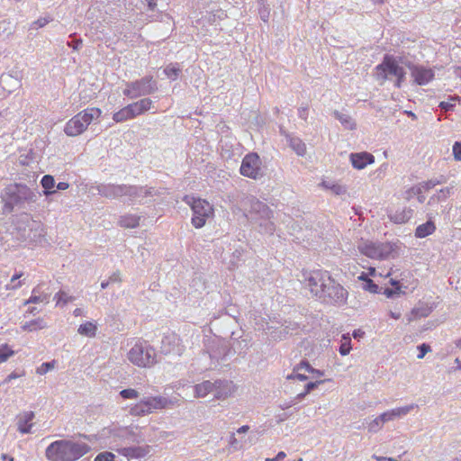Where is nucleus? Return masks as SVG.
Segmentation results:
<instances>
[{
  "instance_id": "f257e3e1",
  "label": "nucleus",
  "mask_w": 461,
  "mask_h": 461,
  "mask_svg": "<svg viewBox=\"0 0 461 461\" xmlns=\"http://www.w3.org/2000/svg\"><path fill=\"white\" fill-rule=\"evenodd\" d=\"M110 432L111 437L113 438L111 443H114L117 447L115 448L116 451L128 459L143 458L147 456L151 450V447L149 445L119 447L118 441L128 445L131 443L140 444L144 440L140 435L135 433L133 429L127 427L114 428L111 429Z\"/></svg>"
},
{
  "instance_id": "f03ea898",
  "label": "nucleus",
  "mask_w": 461,
  "mask_h": 461,
  "mask_svg": "<svg viewBox=\"0 0 461 461\" xmlns=\"http://www.w3.org/2000/svg\"><path fill=\"white\" fill-rule=\"evenodd\" d=\"M90 450V446L81 440L59 439L47 447L45 455L50 461H77Z\"/></svg>"
},
{
  "instance_id": "7ed1b4c3",
  "label": "nucleus",
  "mask_w": 461,
  "mask_h": 461,
  "mask_svg": "<svg viewBox=\"0 0 461 461\" xmlns=\"http://www.w3.org/2000/svg\"><path fill=\"white\" fill-rule=\"evenodd\" d=\"M1 197L5 203L3 211L5 213H9L15 206L22 207L26 203H34L37 194L25 185L14 184L7 185Z\"/></svg>"
},
{
  "instance_id": "20e7f679",
  "label": "nucleus",
  "mask_w": 461,
  "mask_h": 461,
  "mask_svg": "<svg viewBox=\"0 0 461 461\" xmlns=\"http://www.w3.org/2000/svg\"><path fill=\"white\" fill-rule=\"evenodd\" d=\"M404 68L400 65V61L391 55H385L382 63L375 67V79L384 84V81H393L394 86L401 87L405 80Z\"/></svg>"
},
{
  "instance_id": "39448f33",
  "label": "nucleus",
  "mask_w": 461,
  "mask_h": 461,
  "mask_svg": "<svg viewBox=\"0 0 461 461\" xmlns=\"http://www.w3.org/2000/svg\"><path fill=\"white\" fill-rule=\"evenodd\" d=\"M101 110L96 107H89L73 116L65 125L64 132L70 137L83 133L95 120L101 116Z\"/></svg>"
},
{
  "instance_id": "423d86ee",
  "label": "nucleus",
  "mask_w": 461,
  "mask_h": 461,
  "mask_svg": "<svg viewBox=\"0 0 461 461\" xmlns=\"http://www.w3.org/2000/svg\"><path fill=\"white\" fill-rule=\"evenodd\" d=\"M127 356L129 361L139 367H150L157 363L155 348L144 340L136 341Z\"/></svg>"
},
{
  "instance_id": "0eeeda50",
  "label": "nucleus",
  "mask_w": 461,
  "mask_h": 461,
  "mask_svg": "<svg viewBox=\"0 0 461 461\" xmlns=\"http://www.w3.org/2000/svg\"><path fill=\"white\" fill-rule=\"evenodd\" d=\"M251 221L258 224L261 230L265 233L273 234L276 227L273 221H271L272 211L263 202L253 198L250 201V209L248 215Z\"/></svg>"
},
{
  "instance_id": "6e6552de",
  "label": "nucleus",
  "mask_w": 461,
  "mask_h": 461,
  "mask_svg": "<svg viewBox=\"0 0 461 461\" xmlns=\"http://www.w3.org/2000/svg\"><path fill=\"white\" fill-rule=\"evenodd\" d=\"M184 201L191 207V222L194 228L203 227L207 220L213 216V207L206 200L186 195Z\"/></svg>"
},
{
  "instance_id": "1a4fd4ad",
  "label": "nucleus",
  "mask_w": 461,
  "mask_h": 461,
  "mask_svg": "<svg viewBox=\"0 0 461 461\" xmlns=\"http://www.w3.org/2000/svg\"><path fill=\"white\" fill-rule=\"evenodd\" d=\"M158 90L157 80L152 76H145L138 80L127 82L122 94L131 99H136L140 96L153 95Z\"/></svg>"
},
{
  "instance_id": "9d476101",
  "label": "nucleus",
  "mask_w": 461,
  "mask_h": 461,
  "mask_svg": "<svg viewBox=\"0 0 461 461\" xmlns=\"http://www.w3.org/2000/svg\"><path fill=\"white\" fill-rule=\"evenodd\" d=\"M301 282L313 296L320 299L327 283L330 282V273L321 269L303 271Z\"/></svg>"
},
{
  "instance_id": "9b49d317",
  "label": "nucleus",
  "mask_w": 461,
  "mask_h": 461,
  "mask_svg": "<svg viewBox=\"0 0 461 461\" xmlns=\"http://www.w3.org/2000/svg\"><path fill=\"white\" fill-rule=\"evenodd\" d=\"M348 291L330 275V282L327 283L320 300L325 303L341 306L347 303Z\"/></svg>"
},
{
  "instance_id": "f8f14e48",
  "label": "nucleus",
  "mask_w": 461,
  "mask_h": 461,
  "mask_svg": "<svg viewBox=\"0 0 461 461\" xmlns=\"http://www.w3.org/2000/svg\"><path fill=\"white\" fill-rule=\"evenodd\" d=\"M357 249L362 254L372 259H386L393 252L391 243H379L362 240L357 244Z\"/></svg>"
},
{
  "instance_id": "ddd939ff",
  "label": "nucleus",
  "mask_w": 461,
  "mask_h": 461,
  "mask_svg": "<svg viewBox=\"0 0 461 461\" xmlns=\"http://www.w3.org/2000/svg\"><path fill=\"white\" fill-rule=\"evenodd\" d=\"M261 165L260 157L255 152H250L243 158L240 172L243 176L257 180L263 176Z\"/></svg>"
},
{
  "instance_id": "4468645a",
  "label": "nucleus",
  "mask_w": 461,
  "mask_h": 461,
  "mask_svg": "<svg viewBox=\"0 0 461 461\" xmlns=\"http://www.w3.org/2000/svg\"><path fill=\"white\" fill-rule=\"evenodd\" d=\"M161 194L160 191L155 190L153 187L148 188L127 185L125 196L128 197V201L131 204H144L149 203L154 195Z\"/></svg>"
},
{
  "instance_id": "2eb2a0df",
  "label": "nucleus",
  "mask_w": 461,
  "mask_h": 461,
  "mask_svg": "<svg viewBox=\"0 0 461 461\" xmlns=\"http://www.w3.org/2000/svg\"><path fill=\"white\" fill-rule=\"evenodd\" d=\"M26 227L22 233V238L33 243H40L46 235V230L41 221H34L26 216Z\"/></svg>"
},
{
  "instance_id": "dca6fc26",
  "label": "nucleus",
  "mask_w": 461,
  "mask_h": 461,
  "mask_svg": "<svg viewBox=\"0 0 461 461\" xmlns=\"http://www.w3.org/2000/svg\"><path fill=\"white\" fill-rule=\"evenodd\" d=\"M185 347L181 343L180 338L173 332L167 333L161 340L160 351L164 355L181 356Z\"/></svg>"
},
{
  "instance_id": "f3484780",
  "label": "nucleus",
  "mask_w": 461,
  "mask_h": 461,
  "mask_svg": "<svg viewBox=\"0 0 461 461\" xmlns=\"http://www.w3.org/2000/svg\"><path fill=\"white\" fill-rule=\"evenodd\" d=\"M306 374L312 375V377L323 375L321 371L313 368L307 361L303 360L294 367L293 372L287 376V379L305 381L309 378Z\"/></svg>"
},
{
  "instance_id": "a211bd4d",
  "label": "nucleus",
  "mask_w": 461,
  "mask_h": 461,
  "mask_svg": "<svg viewBox=\"0 0 461 461\" xmlns=\"http://www.w3.org/2000/svg\"><path fill=\"white\" fill-rule=\"evenodd\" d=\"M410 70L414 83L419 86L429 84L435 77L432 68L421 65L410 66Z\"/></svg>"
},
{
  "instance_id": "6ab92c4d",
  "label": "nucleus",
  "mask_w": 461,
  "mask_h": 461,
  "mask_svg": "<svg viewBox=\"0 0 461 461\" xmlns=\"http://www.w3.org/2000/svg\"><path fill=\"white\" fill-rule=\"evenodd\" d=\"M127 185L99 184L95 186L101 196L116 199L125 196Z\"/></svg>"
},
{
  "instance_id": "aec40b11",
  "label": "nucleus",
  "mask_w": 461,
  "mask_h": 461,
  "mask_svg": "<svg viewBox=\"0 0 461 461\" xmlns=\"http://www.w3.org/2000/svg\"><path fill=\"white\" fill-rule=\"evenodd\" d=\"M146 410H149V414L158 411L167 409L173 405L172 400L158 395V396H144L142 399Z\"/></svg>"
},
{
  "instance_id": "412c9836",
  "label": "nucleus",
  "mask_w": 461,
  "mask_h": 461,
  "mask_svg": "<svg viewBox=\"0 0 461 461\" xmlns=\"http://www.w3.org/2000/svg\"><path fill=\"white\" fill-rule=\"evenodd\" d=\"M235 391V385L229 380H215L213 382V393L217 400H225L232 395Z\"/></svg>"
},
{
  "instance_id": "4be33fe9",
  "label": "nucleus",
  "mask_w": 461,
  "mask_h": 461,
  "mask_svg": "<svg viewBox=\"0 0 461 461\" xmlns=\"http://www.w3.org/2000/svg\"><path fill=\"white\" fill-rule=\"evenodd\" d=\"M35 414L33 411H23L17 415L16 425L17 430L22 434L32 433V428L33 426V419Z\"/></svg>"
},
{
  "instance_id": "5701e85b",
  "label": "nucleus",
  "mask_w": 461,
  "mask_h": 461,
  "mask_svg": "<svg viewBox=\"0 0 461 461\" xmlns=\"http://www.w3.org/2000/svg\"><path fill=\"white\" fill-rule=\"evenodd\" d=\"M350 161L353 167L363 169L375 162V157L368 152L351 153Z\"/></svg>"
},
{
  "instance_id": "b1692460",
  "label": "nucleus",
  "mask_w": 461,
  "mask_h": 461,
  "mask_svg": "<svg viewBox=\"0 0 461 461\" xmlns=\"http://www.w3.org/2000/svg\"><path fill=\"white\" fill-rule=\"evenodd\" d=\"M415 408H417L416 404H409L402 407L394 408L392 410H389L387 411L383 412V418L385 420L386 422L390 420H394L396 419H401L407 414H409L411 411H413Z\"/></svg>"
},
{
  "instance_id": "393cba45",
  "label": "nucleus",
  "mask_w": 461,
  "mask_h": 461,
  "mask_svg": "<svg viewBox=\"0 0 461 461\" xmlns=\"http://www.w3.org/2000/svg\"><path fill=\"white\" fill-rule=\"evenodd\" d=\"M413 215V210L409 207H403L398 209L393 212H391L388 216L391 221L396 224H402L411 219Z\"/></svg>"
},
{
  "instance_id": "a878e982",
  "label": "nucleus",
  "mask_w": 461,
  "mask_h": 461,
  "mask_svg": "<svg viewBox=\"0 0 461 461\" xmlns=\"http://www.w3.org/2000/svg\"><path fill=\"white\" fill-rule=\"evenodd\" d=\"M131 114L133 118H135L138 115H140L144 113L145 112H148L152 107V100L149 98H142L137 102L131 103L128 104Z\"/></svg>"
},
{
  "instance_id": "bb28decb",
  "label": "nucleus",
  "mask_w": 461,
  "mask_h": 461,
  "mask_svg": "<svg viewBox=\"0 0 461 461\" xmlns=\"http://www.w3.org/2000/svg\"><path fill=\"white\" fill-rule=\"evenodd\" d=\"M50 294L44 293L41 290V285H39L32 290V295L29 297V299L24 301L23 305H27L30 303H48L50 301Z\"/></svg>"
},
{
  "instance_id": "cd10ccee",
  "label": "nucleus",
  "mask_w": 461,
  "mask_h": 461,
  "mask_svg": "<svg viewBox=\"0 0 461 461\" xmlns=\"http://www.w3.org/2000/svg\"><path fill=\"white\" fill-rule=\"evenodd\" d=\"M230 348L225 342L218 343L214 348L209 351V356L212 360L219 362L224 360L229 356Z\"/></svg>"
},
{
  "instance_id": "c85d7f7f",
  "label": "nucleus",
  "mask_w": 461,
  "mask_h": 461,
  "mask_svg": "<svg viewBox=\"0 0 461 461\" xmlns=\"http://www.w3.org/2000/svg\"><path fill=\"white\" fill-rule=\"evenodd\" d=\"M194 394L196 398H203L210 393H213V382L209 380L203 381L200 384L194 385Z\"/></svg>"
},
{
  "instance_id": "c756f323",
  "label": "nucleus",
  "mask_w": 461,
  "mask_h": 461,
  "mask_svg": "<svg viewBox=\"0 0 461 461\" xmlns=\"http://www.w3.org/2000/svg\"><path fill=\"white\" fill-rule=\"evenodd\" d=\"M431 216L429 217V220L416 228L415 236L417 238L422 239L427 236L432 234L436 230L435 223L431 220Z\"/></svg>"
},
{
  "instance_id": "7c9ffc66",
  "label": "nucleus",
  "mask_w": 461,
  "mask_h": 461,
  "mask_svg": "<svg viewBox=\"0 0 461 461\" xmlns=\"http://www.w3.org/2000/svg\"><path fill=\"white\" fill-rule=\"evenodd\" d=\"M286 138L289 142V146L294 150V152L298 156H304L306 152V146L304 142H303V140L298 137L287 135Z\"/></svg>"
},
{
  "instance_id": "2f4dec72",
  "label": "nucleus",
  "mask_w": 461,
  "mask_h": 461,
  "mask_svg": "<svg viewBox=\"0 0 461 461\" xmlns=\"http://www.w3.org/2000/svg\"><path fill=\"white\" fill-rule=\"evenodd\" d=\"M358 280L362 281V288L364 290L368 291L372 294L380 293L378 285L375 284L374 281L367 276L366 273L362 272L361 275L358 276Z\"/></svg>"
},
{
  "instance_id": "473e14b6",
  "label": "nucleus",
  "mask_w": 461,
  "mask_h": 461,
  "mask_svg": "<svg viewBox=\"0 0 461 461\" xmlns=\"http://www.w3.org/2000/svg\"><path fill=\"white\" fill-rule=\"evenodd\" d=\"M140 217L135 214H126L121 216L119 220L120 226L123 228H136L140 224Z\"/></svg>"
},
{
  "instance_id": "72a5a7b5",
  "label": "nucleus",
  "mask_w": 461,
  "mask_h": 461,
  "mask_svg": "<svg viewBox=\"0 0 461 461\" xmlns=\"http://www.w3.org/2000/svg\"><path fill=\"white\" fill-rule=\"evenodd\" d=\"M97 330V326L92 322V321H86L85 323L81 324L78 329L77 332L86 337L93 338L95 336Z\"/></svg>"
},
{
  "instance_id": "f704fd0d",
  "label": "nucleus",
  "mask_w": 461,
  "mask_h": 461,
  "mask_svg": "<svg viewBox=\"0 0 461 461\" xmlns=\"http://www.w3.org/2000/svg\"><path fill=\"white\" fill-rule=\"evenodd\" d=\"M334 117L340 122V123L348 130H353L356 127V123L350 115L342 113L339 111H334Z\"/></svg>"
},
{
  "instance_id": "c9c22d12",
  "label": "nucleus",
  "mask_w": 461,
  "mask_h": 461,
  "mask_svg": "<svg viewBox=\"0 0 461 461\" xmlns=\"http://www.w3.org/2000/svg\"><path fill=\"white\" fill-rule=\"evenodd\" d=\"M41 184L44 188V194L49 196L56 193L55 190H51L55 186L54 177L50 175H45L41 180Z\"/></svg>"
},
{
  "instance_id": "e433bc0d",
  "label": "nucleus",
  "mask_w": 461,
  "mask_h": 461,
  "mask_svg": "<svg viewBox=\"0 0 461 461\" xmlns=\"http://www.w3.org/2000/svg\"><path fill=\"white\" fill-rule=\"evenodd\" d=\"M113 119L116 122H122L131 119H133L131 109L129 105L124 106L118 112L114 113L113 115Z\"/></svg>"
},
{
  "instance_id": "4c0bfd02",
  "label": "nucleus",
  "mask_w": 461,
  "mask_h": 461,
  "mask_svg": "<svg viewBox=\"0 0 461 461\" xmlns=\"http://www.w3.org/2000/svg\"><path fill=\"white\" fill-rule=\"evenodd\" d=\"M451 192L452 188L450 187L440 189L429 198L428 205H433L435 203L445 201L450 195Z\"/></svg>"
},
{
  "instance_id": "58836bf2",
  "label": "nucleus",
  "mask_w": 461,
  "mask_h": 461,
  "mask_svg": "<svg viewBox=\"0 0 461 461\" xmlns=\"http://www.w3.org/2000/svg\"><path fill=\"white\" fill-rule=\"evenodd\" d=\"M23 276V272H15L11 277L10 283L5 285L6 290H16L24 284V279L20 280Z\"/></svg>"
},
{
  "instance_id": "ea45409f",
  "label": "nucleus",
  "mask_w": 461,
  "mask_h": 461,
  "mask_svg": "<svg viewBox=\"0 0 461 461\" xmlns=\"http://www.w3.org/2000/svg\"><path fill=\"white\" fill-rule=\"evenodd\" d=\"M181 73V68L177 64H170L164 68V74L170 80H176Z\"/></svg>"
},
{
  "instance_id": "a19ab883",
  "label": "nucleus",
  "mask_w": 461,
  "mask_h": 461,
  "mask_svg": "<svg viewBox=\"0 0 461 461\" xmlns=\"http://www.w3.org/2000/svg\"><path fill=\"white\" fill-rule=\"evenodd\" d=\"M431 307L427 304H420L412 309L411 314L414 315L415 318H424L430 314Z\"/></svg>"
},
{
  "instance_id": "79ce46f5",
  "label": "nucleus",
  "mask_w": 461,
  "mask_h": 461,
  "mask_svg": "<svg viewBox=\"0 0 461 461\" xmlns=\"http://www.w3.org/2000/svg\"><path fill=\"white\" fill-rule=\"evenodd\" d=\"M351 350V339L348 334H343L341 338V343L339 346V353L342 356H347Z\"/></svg>"
},
{
  "instance_id": "37998d69",
  "label": "nucleus",
  "mask_w": 461,
  "mask_h": 461,
  "mask_svg": "<svg viewBox=\"0 0 461 461\" xmlns=\"http://www.w3.org/2000/svg\"><path fill=\"white\" fill-rule=\"evenodd\" d=\"M385 420L383 418V414H380L379 416H377L375 419H374L373 420H371L369 423H368V430L370 432H377L378 430H380L384 425V423H385Z\"/></svg>"
},
{
  "instance_id": "c03bdc74",
  "label": "nucleus",
  "mask_w": 461,
  "mask_h": 461,
  "mask_svg": "<svg viewBox=\"0 0 461 461\" xmlns=\"http://www.w3.org/2000/svg\"><path fill=\"white\" fill-rule=\"evenodd\" d=\"M130 413L133 416H144L149 414V410H146L142 400H140L138 403L131 408Z\"/></svg>"
},
{
  "instance_id": "a18cd8bd",
  "label": "nucleus",
  "mask_w": 461,
  "mask_h": 461,
  "mask_svg": "<svg viewBox=\"0 0 461 461\" xmlns=\"http://www.w3.org/2000/svg\"><path fill=\"white\" fill-rule=\"evenodd\" d=\"M14 355V351L7 344L0 345V364L5 362Z\"/></svg>"
},
{
  "instance_id": "49530a36",
  "label": "nucleus",
  "mask_w": 461,
  "mask_h": 461,
  "mask_svg": "<svg viewBox=\"0 0 461 461\" xmlns=\"http://www.w3.org/2000/svg\"><path fill=\"white\" fill-rule=\"evenodd\" d=\"M54 300L57 301V305H65L74 300V297L69 296L64 291H59L54 295Z\"/></svg>"
},
{
  "instance_id": "de8ad7c7",
  "label": "nucleus",
  "mask_w": 461,
  "mask_h": 461,
  "mask_svg": "<svg viewBox=\"0 0 461 461\" xmlns=\"http://www.w3.org/2000/svg\"><path fill=\"white\" fill-rule=\"evenodd\" d=\"M120 395L123 399H136L139 397V392L135 389L128 388L122 390Z\"/></svg>"
},
{
  "instance_id": "09e8293b",
  "label": "nucleus",
  "mask_w": 461,
  "mask_h": 461,
  "mask_svg": "<svg viewBox=\"0 0 461 461\" xmlns=\"http://www.w3.org/2000/svg\"><path fill=\"white\" fill-rule=\"evenodd\" d=\"M443 182H444L443 180L429 179V180L420 184V186H421L422 192L423 191H429L431 188L435 187L437 185H440Z\"/></svg>"
},
{
  "instance_id": "8fccbe9b",
  "label": "nucleus",
  "mask_w": 461,
  "mask_h": 461,
  "mask_svg": "<svg viewBox=\"0 0 461 461\" xmlns=\"http://www.w3.org/2000/svg\"><path fill=\"white\" fill-rule=\"evenodd\" d=\"M54 361L51 362H44L37 368V374L45 375L49 371L54 368Z\"/></svg>"
},
{
  "instance_id": "3c124183",
  "label": "nucleus",
  "mask_w": 461,
  "mask_h": 461,
  "mask_svg": "<svg viewBox=\"0 0 461 461\" xmlns=\"http://www.w3.org/2000/svg\"><path fill=\"white\" fill-rule=\"evenodd\" d=\"M420 193H422L421 186H412L405 191L404 198L406 200H411L412 197L416 196Z\"/></svg>"
},
{
  "instance_id": "603ef678",
  "label": "nucleus",
  "mask_w": 461,
  "mask_h": 461,
  "mask_svg": "<svg viewBox=\"0 0 461 461\" xmlns=\"http://www.w3.org/2000/svg\"><path fill=\"white\" fill-rule=\"evenodd\" d=\"M113 459L114 455L113 453L102 452L95 456V461H113Z\"/></svg>"
},
{
  "instance_id": "864d4df0",
  "label": "nucleus",
  "mask_w": 461,
  "mask_h": 461,
  "mask_svg": "<svg viewBox=\"0 0 461 461\" xmlns=\"http://www.w3.org/2000/svg\"><path fill=\"white\" fill-rule=\"evenodd\" d=\"M418 349H419V354H418L417 357L419 359L423 358L425 357V355L431 350L430 346L426 343H422V344L419 345Z\"/></svg>"
},
{
  "instance_id": "5fc2aeb1",
  "label": "nucleus",
  "mask_w": 461,
  "mask_h": 461,
  "mask_svg": "<svg viewBox=\"0 0 461 461\" xmlns=\"http://www.w3.org/2000/svg\"><path fill=\"white\" fill-rule=\"evenodd\" d=\"M36 322H41V319L39 318V319H36V320H33V321H31L29 322H26L23 326V329L24 330H28V331H33V330H37L38 328L35 326L36 325Z\"/></svg>"
},
{
  "instance_id": "6e6d98bb",
  "label": "nucleus",
  "mask_w": 461,
  "mask_h": 461,
  "mask_svg": "<svg viewBox=\"0 0 461 461\" xmlns=\"http://www.w3.org/2000/svg\"><path fill=\"white\" fill-rule=\"evenodd\" d=\"M453 155L456 160L461 161V141L453 145Z\"/></svg>"
},
{
  "instance_id": "4d7b16f0",
  "label": "nucleus",
  "mask_w": 461,
  "mask_h": 461,
  "mask_svg": "<svg viewBox=\"0 0 461 461\" xmlns=\"http://www.w3.org/2000/svg\"><path fill=\"white\" fill-rule=\"evenodd\" d=\"M322 380L315 381V382H309L305 384L304 390L306 393L312 392L313 389L317 388L319 384H322Z\"/></svg>"
},
{
  "instance_id": "13d9d810",
  "label": "nucleus",
  "mask_w": 461,
  "mask_h": 461,
  "mask_svg": "<svg viewBox=\"0 0 461 461\" xmlns=\"http://www.w3.org/2000/svg\"><path fill=\"white\" fill-rule=\"evenodd\" d=\"M249 348V344H248V341L247 339H242L241 340H238L237 343L233 346V349L234 351H236L237 349H243V348Z\"/></svg>"
},
{
  "instance_id": "bf43d9fd",
  "label": "nucleus",
  "mask_w": 461,
  "mask_h": 461,
  "mask_svg": "<svg viewBox=\"0 0 461 461\" xmlns=\"http://www.w3.org/2000/svg\"><path fill=\"white\" fill-rule=\"evenodd\" d=\"M108 280L110 281V284H113V283H121L122 282V278H121V274L119 271H116V272H113L108 278Z\"/></svg>"
},
{
  "instance_id": "052dcab7",
  "label": "nucleus",
  "mask_w": 461,
  "mask_h": 461,
  "mask_svg": "<svg viewBox=\"0 0 461 461\" xmlns=\"http://www.w3.org/2000/svg\"><path fill=\"white\" fill-rule=\"evenodd\" d=\"M453 106H454V104L450 102L443 101V102H440V104H439V107L446 112L452 110Z\"/></svg>"
},
{
  "instance_id": "680f3d73",
  "label": "nucleus",
  "mask_w": 461,
  "mask_h": 461,
  "mask_svg": "<svg viewBox=\"0 0 461 461\" xmlns=\"http://www.w3.org/2000/svg\"><path fill=\"white\" fill-rule=\"evenodd\" d=\"M298 115L301 119L306 120L308 117V109L306 107H301L298 109Z\"/></svg>"
},
{
  "instance_id": "e2e57ef3",
  "label": "nucleus",
  "mask_w": 461,
  "mask_h": 461,
  "mask_svg": "<svg viewBox=\"0 0 461 461\" xmlns=\"http://www.w3.org/2000/svg\"><path fill=\"white\" fill-rule=\"evenodd\" d=\"M19 376H20V375H18V374H17V373H15V372H13V373H11L10 375H8L6 376V378L4 380V382H3V383H4V384H7V383L11 382L13 379H16V378H18Z\"/></svg>"
},
{
  "instance_id": "0e129e2a",
  "label": "nucleus",
  "mask_w": 461,
  "mask_h": 461,
  "mask_svg": "<svg viewBox=\"0 0 461 461\" xmlns=\"http://www.w3.org/2000/svg\"><path fill=\"white\" fill-rule=\"evenodd\" d=\"M69 187V184L67 183V182H59L58 185H57V189L58 190H66Z\"/></svg>"
},
{
  "instance_id": "69168bd1",
  "label": "nucleus",
  "mask_w": 461,
  "mask_h": 461,
  "mask_svg": "<svg viewBox=\"0 0 461 461\" xmlns=\"http://www.w3.org/2000/svg\"><path fill=\"white\" fill-rule=\"evenodd\" d=\"M295 404V402L294 400L291 401V402H285L282 404H280V408L282 410H285V409H288L289 407H291L292 405Z\"/></svg>"
},
{
  "instance_id": "338daca9",
  "label": "nucleus",
  "mask_w": 461,
  "mask_h": 461,
  "mask_svg": "<svg viewBox=\"0 0 461 461\" xmlns=\"http://www.w3.org/2000/svg\"><path fill=\"white\" fill-rule=\"evenodd\" d=\"M157 6V0H149L148 1V8L150 11H154Z\"/></svg>"
},
{
  "instance_id": "774afa93",
  "label": "nucleus",
  "mask_w": 461,
  "mask_h": 461,
  "mask_svg": "<svg viewBox=\"0 0 461 461\" xmlns=\"http://www.w3.org/2000/svg\"><path fill=\"white\" fill-rule=\"evenodd\" d=\"M308 394V393H306V391L304 390L303 393H300L296 395V397L294 399L295 403L298 402V401H301L303 400L306 395Z\"/></svg>"
}]
</instances>
